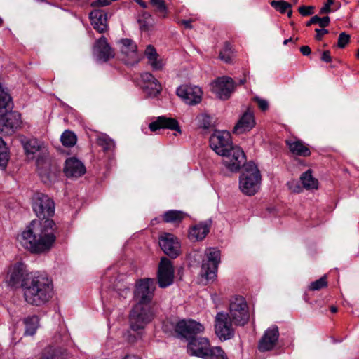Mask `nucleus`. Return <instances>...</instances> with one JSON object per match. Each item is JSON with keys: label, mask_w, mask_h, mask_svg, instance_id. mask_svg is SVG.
Listing matches in <instances>:
<instances>
[{"label": "nucleus", "mask_w": 359, "mask_h": 359, "mask_svg": "<svg viewBox=\"0 0 359 359\" xmlns=\"http://www.w3.org/2000/svg\"><path fill=\"white\" fill-rule=\"evenodd\" d=\"M32 208L41 220H33L21 233L18 241L32 253L41 254L48 252L56 239L55 222L46 219L54 214L55 204L48 195L38 192L33 196Z\"/></svg>", "instance_id": "1"}, {"label": "nucleus", "mask_w": 359, "mask_h": 359, "mask_svg": "<svg viewBox=\"0 0 359 359\" xmlns=\"http://www.w3.org/2000/svg\"><path fill=\"white\" fill-rule=\"evenodd\" d=\"M25 301L32 305L41 306L52 297L53 285L52 280L42 274L30 275L22 284Z\"/></svg>", "instance_id": "2"}, {"label": "nucleus", "mask_w": 359, "mask_h": 359, "mask_svg": "<svg viewBox=\"0 0 359 359\" xmlns=\"http://www.w3.org/2000/svg\"><path fill=\"white\" fill-rule=\"evenodd\" d=\"M261 175L257 165L252 163H248L245 167L239 180V188L245 195L252 196L259 189Z\"/></svg>", "instance_id": "3"}, {"label": "nucleus", "mask_w": 359, "mask_h": 359, "mask_svg": "<svg viewBox=\"0 0 359 359\" xmlns=\"http://www.w3.org/2000/svg\"><path fill=\"white\" fill-rule=\"evenodd\" d=\"M154 314L150 305L136 304L130 316V327L134 331L142 330L153 320Z\"/></svg>", "instance_id": "4"}, {"label": "nucleus", "mask_w": 359, "mask_h": 359, "mask_svg": "<svg viewBox=\"0 0 359 359\" xmlns=\"http://www.w3.org/2000/svg\"><path fill=\"white\" fill-rule=\"evenodd\" d=\"M228 313L235 325H245L248 322L250 317L245 299L241 296L234 297L231 301Z\"/></svg>", "instance_id": "5"}, {"label": "nucleus", "mask_w": 359, "mask_h": 359, "mask_svg": "<svg viewBox=\"0 0 359 359\" xmlns=\"http://www.w3.org/2000/svg\"><path fill=\"white\" fill-rule=\"evenodd\" d=\"M233 320L229 313L219 312L215 319V332L221 341H226L234 337L235 330Z\"/></svg>", "instance_id": "6"}, {"label": "nucleus", "mask_w": 359, "mask_h": 359, "mask_svg": "<svg viewBox=\"0 0 359 359\" xmlns=\"http://www.w3.org/2000/svg\"><path fill=\"white\" fill-rule=\"evenodd\" d=\"M223 165L231 172H238L241 167L246 165V157L242 149L233 146L227 152L221 156Z\"/></svg>", "instance_id": "7"}, {"label": "nucleus", "mask_w": 359, "mask_h": 359, "mask_svg": "<svg viewBox=\"0 0 359 359\" xmlns=\"http://www.w3.org/2000/svg\"><path fill=\"white\" fill-rule=\"evenodd\" d=\"M155 290L154 279L146 278L140 280L136 284L134 297L137 304L149 305L153 299Z\"/></svg>", "instance_id": "8"}, {"label": "nucleus", "mask_w": 359, "mask_h": 359, "mask_svg": "<svg viewBox=\"0 0 359 359\" xmlns=\"http://www.w3.org/2000/svg\"><path fill=\"white\" fill-rule=\"evenodd\" d=\"M205 255L207 261L203 262L201 273L207 280H213L216 277L220 262V251L217 248H210L206 250Z\"/></svg>", "instance_id": "9"}, {"label": "nucleus", "mask_w": 359, "mask_h": 359, "mask_svg": "<svg viewBox=\"0 0 359 359\" xmlns=\"http://www.w3.org/2000/svg\"><path fill=\"white\" fill-rule=\"evenodd\" d=\"M187 351L191 355L210 359V357L212 356L213 347L210 346L208 338L196 337L189 341Z\"/></svg>", "instance_id": "10"}, {"label": "nucleus", "mask_w": 359, "mask_h": 359, "mask_svg": "<svg viewBox=\"0 0 359 359\" xmlns=\"http://www.w3.org/2000/svg\"><path fill=\"white\" fill-rule=\"evenodd\" d=\"M210 146L217 154L222 156L233 146L231 134L225 130L216 131L210 137Z\"/></svg>", "instance_id": "11"}, {"label": "nucleus", "mask_w": 359, "mask_h": 359, "mask_svg": "<svg viewBox=\"0 0 359 359\" xmlns=\"http://www.w3.org/2000/svg\"><path fill=\"white\" fill-rule=\"evenodd\" d=\"M175 331L181 337L191 341L196 335L203 333L204 326L193 320H182L175 325Z\"/></svg>", "instance_id": "12"}, {"label": "nucleus", "mask_w": 359, "mask_h": 359, "mask_svg": "<svg viewBox=\"0 0 359 359\" xmlns=\"http://www.w3.org/2000/svg\"><path fill=\"white\" fill-rule=\"evenodd\" d=\"M121 60L128 65L139 62L140 57L137 53V45L130 39H123L118 42Z\"/></svg>", "instance_id": "13"}, {"label": "nucleus", "mask_w": 359, "mask_h": 359, "mask_svg": "<svg viewBox=\"0 0 359 359\" xmlns=\"http://www.w3.org/2000/svg\"><path fill=\"white\" fill-rule=\"evenodd\" d=\"M174 272L172 262L166 257H162L158 265L157 274L158 283L160 287L165 288L173 283Z\"/></svg>", "instance_id": "14"}, {"label": "nucleus", "mask_w": 359, "mask_h": 359, "mask_svg": "<svg viewBox=\"0 0 359 359\" xmlns=\"http://www.w3.org/2000/svg\"><path fill=\"white\" fill-rule=\"evenodd\" d=\"M159 245L162 250L171 258H176L181 252L178 238L170 233H163L159 237Z\"/></svg>", "instance_id": "15"}, {"label": "nucleus", "mask_w": 359, "mask_h": 359, "mask_svg": "<svg viewBox=\"0 0 359 359\" xmlns=\"http://www.w3.org/2000/svg\"><path fill=\"white\" fill-rule=\"evenodd\" d=\"M177 95L189 105H195L201 102L203 92L196 86H181L177 89Z\"/></svg>", "instance_id": "16"}, {"label": "nucleus", "mask_w": 359, "mask_h": 359, "mask_svg": "<svg viewBox=\"0 0 359 359\" xmlns=\"http://www.w3.org/2000/svg\"><path fill=\"white\" fill-rule=\"evenodd\" d=\"M234 90V83L230 77H221L212 83V91L221 100H226Z\"/></svg>", "instance_id": "17"}, {"label": "nucleus", "mask_w": 359, "mask_h": 359, "mask_svg": "<svg viewBox=\"0 0 359 359\" xmlns=\"http://www.w3.org/2000/svg\"><path fill=\"white\" fill-rule=\"evenodd\" d=\"M278 337V327L273 325L269 327L259 341L258 349L262 352L272 350L276 346Z\"/></svg>", "instance_id": "18"}, {"label": "nucleus", "mask_w": 359, "mask_h": 359, "mask_svg": "<svg viewBox=\"0 0 359 359\" xmlns=\"http://www.w3.org/2000/svg\"><path fill=\"white\" fill-rule=\"evenodd\" d=\"M33 273H28L26 266L22 263H16L11 266L8 272V283L11 286H15L21 283H23L24 280Z\"/></svg>", "instance_id": "19"}, {"label": "nucleus", "mask_w": 359, "mask_h": 359, "mask_svg": "<svg viewBox=\"0 0 359 359\" xmlns=\"http://www.w3.org/2000/svg\"><path fill=\"white\" fill-rule=\"evenodd\" d=\"M64 172L67 177H79L85 174L83 163L74 157L69 158L65 161Z\"/></svg>", "instance_id": "20"}, {"label": "nucleus", "mask_w": 359, "mask_h": 359, "mask_svg": "<svg viewBox=\"0 0 359 359\" xmlns=\"http://www.w3.org/2000/svg\"><path fill=\"white\" fill-rule=\"evenodd\" d=\"M255 126L254 114L252 111L248 110L245 111L235 125L233 132L239 135L248 132Z\"/></svg>", "instance_id": "21"}, {"label": "nucleus", "mask_w": 359, "mask_h": 359, "mask_svg": "<svg viewBox=\"0 0 359 359\" xmlns=\"http://www.w3.org/2000/svg\"><path fill=\"white\" fill-rule=\"evenodd\" d=\"M149 128L151 131L163 128L181 132L178 121L175 118L165 116H159L156 121L149 123Z\"/></svg>", "instance_id": "22"}, {"label": "nucleus", "mask_w": 359, "mask_h": 359, "mask_svg": "<svg viewBox=\"0 0 359 359\" xmlns=\"http://www.w3.org/2000/svg\"><path fill=\"white\" fill-rule=\"evenodd\" d=\"M93 50L98 59L104 62L114 57V52L104 36H102L96 41Z\"/></svg>", "instance_id": "23"}, {"label": "nucleus", "mask_w": 359, "mask_h": 359, "mask_svg": "<svg viewBox=\"0 0 359 359\" xmlns=\"http://www.w3.org/2000/svg\"><path fill=\"white\" fill-rule=\"evenodd\" d=\"M90 19L92 26L99 33H103L107 30V13L104 11H93L90 13Z\"/></svg>", "instance_id": "24"}, {"label": "nucleus", "mask_w": 359, "mask_h": 359, "mask_svg": "<svg viewBox=\"0 0 359 359\" xmlns=\"http://www.w3.org/2000/svg\"><path fill=\"white\" fill-rule=\"evenodd\" d=\"M285 142L290 151L294 155L307 157L311 154L308 144L300 140H287Z\"/></svg>", "instance_id": "25"}, {"label": "nucleus", "mask_w": 359, "mask_h": 359, "mask_svg": "<svg viewBox=\"0 0 359 359\" xmlns=\"http://www.w3.org/2000/svg\"><path fill=\"white\" fill-rule=\"evenodd\" d=\"M210 222H201L192 226L189 232V238L192 241H201L210 231Z\"/></svg>", "instance_id": "26"}, {"label": "nucleus", "mask_w": 359, "mask_h": 359, "mask_svg": "<svg viewBox=\"0 0 359 359\" xmlns=\"http://www.w3.org/2000/svg\"><path fill=\"white\" fill-rule=\"evenodd\" d=\"M144 55L153 69L161 70L163 69L165 62L162 58H160L154 46L151 45L147 46L144 50Z\"/></svg>", "instance_id": "27"}, {"label": "nucleus", "mask_w": 359, "mask_h": 359, "mask_svg": "<svg viewBox=\"0 0 359 359\" xmlns=\"http://www.w3.org/2000/svg\"><path fill=\"white\" fill-rule=\"evenodd\" d=\"M22 144L27 154H34L40 151L43 152L45 150L44 143L35 138L23 140Z\"/></svg>", "instance_id": "28"}, {"label": "nucleus", "mask_w": 359, "mask_h": 359, "mask_svg": "<svg viewBox=\"0 0 359 359\" xmlns=\"http://www.w3.org/2000/svg\"><path fill=\"white\" fill-rule=\"evenodd\" d=\"M97 133L96 142L101 147L104 152L112 151L114 150L116 144L108 135L100 132Z\"/></svg>", "instance_id": "29"}, {"label": "nucleus", "mask_w": 359, "mask_h": 359, "mask_svg": "<svg viewBox=\"0 0 359 359\" xmlns=\"http://www.w3.org/2000/svg\"><path fill=\"white\" fill-rule=\"evenodd\" d=\"M186 217V214L182 211L171 210L165 212L163 215V219L167 223L178 224Z\"/></svg>", "instance_id": "30"}, {"label": "nucleus", "mask_w": 359, "mask_h": 359, "mask_svg": "<svg viewBox=\"0 0 359 359\" xmlns=\"http://www.w3.org/2000/svg\"><path fill=\"white\" fill-rule=\"evenodd\" d=\"M300 180L303 184V187L306 189H318V180L312 176V172L311 170H308L304 172L301 175Z\"/></svg>", "instance_id": "31"}, {"label": "nucleus", "mask_w": 359, "mask_h": 359, "mask_svg": "<svg viewBox=\"0 0 359 359\" xmlns=\"http://www.w3.org/2000/svg\"><path fill=\"white\" fill-rule=\"evenodd\" d=\"M39 318L36 316L27 317L25 319V334L33 335L39 326Z\"/></svg>", "instance_id": "32"}, {"label": "nucleus", "mask_w": 359, "mask_h": 359, "mask_svg": "<svg viewBox=\"0 0 359 359\" xmlns=\"http://www.w3.org/2000/svg\"><path fill=\"white\" fill-rule=\"evenodd\" d=\"M62 144L66 147H72L76 142V136L69 130H65L60 137Z\"/></svg>", "instance_id": "33"}, {"label": "nucleus", "mask_w": 359, "mask_h": 359, "mask_svg": "<svg viewBox=\"0 0 359 359\" xmlns=\"http://www.w3.org/2000/svg\"><path fill=\"white\" fill-rule=\"evenodd\" d=\"M233 52L230 43L226 41L222 49L219 52V57L226 63H230L232 60Z\"/></svg>", "instance_id": "34"}, {"label": "nucleus", "mask_w": 359, "mask_h": 359, "mask_svg": "<svg viewBox=\"0 0 359 359\" xmlns=\"http://www.w3.org/2000/svg\"><path fill=\"white\" fill-rule=\"evenodd\" d=\"M143 88L150 97H156L162 90L161 85L158 80L150 85L143 86Z\"/></svg>", "instance_id": "35"}, {"label": "nucleus", "mask_w": 359, "mask_h": 359, "mask_svg": "<svg viewBox=\"0 0 359 359\" xmlns=\"http://www.w3.org/2000/svg\"><path fill=\"white\" fill-rule=\"evenodd\" d=\"M330 21V18L328 16L320 18L318 15H316L313 16L310 19V20H309L306 22V25L309 27L313 24H318L320 27L325 28V27L329 25Z\"/></svg>", "instance_id": "36"}, {"label": "nucleus", "mask_w": 359, "mask_h": 359, "mask_svg": "<svg viewBox=\"0 0 359 359\" xmlns=\"http://www.w3.org/2000/svg\"><path fill=\"white\" fill-rule=\"evenodd\" d=\"M151 15L147 12H143L141 17L138 19L140 29L144 31L149 29L151 25Z\"/></svg>", "instance_id": "37"}, {"label": "nucleus", "mask_w": 359, "mask_h": 359, "mask_svg": "<svg viewBox=\"0 0 359 359\" xmlns=\"http://www.w3.org/2000/svg\"><path fill=\"white\" fill-rule=\"evenodd\" d=\"M8 161V149L4 141L0 137V166H5Z\"/></svg>", "instance_id": "38"}, {"label": "nucleus", "mask_w": 359, "mask_h": 359, "mask_svg": "<svg viewBox=\"0 0 359 359\" xmlns=\"http://www.w3.org/2000/svg\"><path fill=\"white\" fill-rule=\"evenodd\" d=\"M327 285V277L326 276H324L321 277L320 279L316 280L313 282H312L310 285L309 286V288L310 290L312 291H316L320 290Z\"/></svg>", "instance_id": "39"}, {"label": "nucleus", "mask_w": 359, "mask_h": 359, "mask_svg": "<svg viewBox=\"0 0 359 359\" xmlns=\"http://www.w3.org/2000/svg\"><path fill=\"white\" fill-rule=\"evenodd\" d=\"M271 5L273 7L276 11L280 12L281 13H284L287 11L288 8H290L291 5L285 1H272L271 2Z\"/></svg>", "instance_id": "40"}, {"label": "nucleus", "mask_w": 359, "mask_h": 359, "mask_svg": "<svg viewBox=\"0 0 359 359\" xmlns=\"http://www.w3.org/2000/svg\"><path fill=\"white\" fill-rule=\"evenodd\" d=\"M151 4L156 8V10L163 14L165 18L168 14V8L164 0H150Z\"/></svg>", "instance_id": "41"}, {"label": "nucleus", "mask_w": 359, "mask_h": 359, "mask_svg": "<svg viewBox=\"0 0 359 359\" xmlns=\"http://www.w3.org/2000/svg\"><path fill=\"white\" fill-rule=\"evenodd\" d=\"M350 35L346 32L340 33L338 38L337 46L340 48H345L346 46L350 42Z\"/></svg>", "instance_id": "42"}, {"label": "nucleus", "mask_w": 359, "mask_h": 359, "mask_svg": "<svg viewBox=\"0 0 359 359\" xmlns=\"http://www.w3.org/2000/svg\"><path fill=\"white\" fill-rule=\"evenodd\" d=\"M142 81L143 82V86L150 85L154 81H157V79L149 72H144L141 74Z\"/></svg>", "instance_id": "43"}, {"label": "nucleus", "mask_w": 359, "mask_h": 359, "mask_svg": "<svg viewBox=\"0 0 359 359\" xmlns=\"http://www.w3.org/2000/svg\"><path fill=\"white\" fill-rule=\"evenodd\" d=\"M210 358L213 359H227L224 351L219 346L213 347L212 356Z\"/></svg>", "instance_id": "44"}, {"label": "nucleus", "mask_w": 359, "mask_h": 359, "mask_svg": "<svg viewBox=\"0 0 359 359\" xmlns=\"http://www.w3.org/2000/svg\"><path fill=\"white\" fill-rule=\"evenodd\" d=\"M253 100L257 104L258 107L263 111H265L268 110L269 109V102L266 100L259 97H255L253 98Z\"/></svg>", "instance_id": "45"}, {"label": "nucleus", "mask_w": 359, "mask_h": 359, "mask_svg": "<svg viewBox=\"0 0 359 359\" xmlns=\"http://www.w3.org/2000/svg\"><path fill=\"white\" fill-rule=\"evenodd\" d=\"M200 126L205 129L208 128L211 125L210 118L208 115H201L199 117Z\"/></svg>", "instance_id": "46"}, {"label": "nucleus", "mask_w": 359, "mask_h": 359, "mask_svg": "<svg viewBox=\"0 0 359 359\" xmlns=\"http://www.w3.org/2000/svg\"><path fill=\"white\" fill-rule=\"evenodd\" d=\"M332 4H334V0H327L326 3L320 10V14H327L332 11Z\"/></svg>", "instance_id": "47"}, {"label": "nucleus", "mask_w": 359, "mask_h": 359, "mask_svg": "<svg viewBox=\"0 0 359 359\" xmlns=\"http://www.w3.org/2000/svg\"><path fill=\"white\" fill-rule=\"evenodd\" d=\"M314 8L311 6H300L298 9L299 13L304 16L309 15L313 13Z\"/></svg>", "instance_id": "48"}, {"label": "nucleus", "mask_w": 359, "mask_h": 359, "mask_svg": "<svg viewBox=\"0 0 359 359\" xmlns=\"http://www.w3.org/2000/svg\"><path fill=\"white\" fill-rule=\"evenodd\" d=\"M112 0H96L91 3L93 7H104L111 4Z\"/></svg>", "instance_id": "49"}, {"label": "nucleus", "mask_w": 359, "mask_h": 359, "mask_svg": "<svg viewBox=\"0 0 359 359\" xmlns=\"http://www.w3.org/2000/svg\"><path fill=\"white\" fill-rule=\"evenodd\" d=\"M315 32H316V35L315 36L316 39L318 41H320L323 38V36L328 33V30L325 29H318L316 28L315 29Z\"/></svg>", "instance_id": "50"}, {"label": "nucleus", "mask_w": 359, "mask_h": 359, "mask_svg": "<svg viewBox=\"0 0 359 359\" xmlns=\"http://www.w3.org/2000/svg\"><path fill=\"white\" fill-rule=\"evenodd\" d=\"M320 60L325 62H331L332 57L330 55V52L329 50L323 51L321 54Z\"/></svg>", "instance_id": "51"}, {"label": "nucleus", "mask_w": 359, "mask_h": 359, "mask_svg": "<svg viewBox=\"0 0 359 359\" xmlns=\"http://www.w3.org/2000/svg\"><path fill=\"white\" fill-rule=\"evenodd\" d=\"M300 51L303 55L308 56L311 54V50L308 46H303L300 48Z\"/></svg>", "instance_id": "52"}, {"label": "nucleus", "mask_w": 359, "mask_h": 359, "mask_svg": "<svg viewBox=\"0 0 359 359\" xmlns=\"http://www.w3.org/2000/svg\"><path fill=\"white\" fill-rule=\"evenodd\" d=\"M191 20H183L180 22V23L182 25H183L184 26L185 28H187V29H191L192 28V26H191Z\"/></svg>", "instance_id": "53"}, {"label": "nucleus", "mask_w": 359, "mask_h": 359, "mask_svg": "<svg viewBox=\"0 0 359 359\" xmlns=\"http://www.w3.org/2000/svg\"><path fill=\"white\" fill-rule=\"evenodd\" d=\"M341 7V4L334 1V4H332V11H336Z\"/></svg>", "instance_id": "54"}, {"label": "nucleus", "mask_w": 359, "mask_h": 359, "mask_svg": "<svg viewBox=\"0 0 359 359\" xmlns=\"http://www.w3.org/2000/svg\"><path fill=\"white\" fill-rule=\"evenodd\" d=\"M135 1L143 8H147V4L142 0H135Z\"/></svg>", "instance_id": "55"}, {"label": "nucleus", "mask_w": 359, "mask_h": 359, "mask_svg": "<svg viewBox=\"0 0 359 359\" xmlns=\"http://www.w3.org/2000/svg\"><path fill=\"white\" fill-rule=\"evenodd\" d=\"M123 359H140L138 356L135 355H127Z\"/></svg>", "instance_id": "56"}, {"label": "nucleus", "mask_w": 359, "mask_h": 359, "mask_svg": "<svg viewBox=\"0 0 359 359\" xmlns=\"http://www.w3.org/2000/svg\"><path fill=\"white\" fill-rule=\"evenodd\" d=\"M40 359H58V358L53 355H52L50 357L43 355Z\"/></svg>", "instance_id": "57"}, {"label": "nucleus", "mask_w": 359, "mask_h": 359, "mask_svg": "<svg viewBox=\"0 0 359 359\" xmlns=\"http://www.w3.org/2000/svg\"><path fill=\"white\" fill-rule=\"evenodd\" d=\"M330 310L332 313H336L337 311V308L335 306H331L330 307Z\"/></svg>", "instance_id": "58"}, {"label": "nucleus", "mask_w": 359, "mask_h": 359, "mask_svg": "<svg viewBox=\"0 0 359 359\" xmlns=\"http://www.w3.org/2000/svg\"><path fill=\"white\" fill-rule=\"evenodd\" d=\"M292 38H290L288 39H285L284 41H283V44L284 45H287L289 42L292 41Z\"/></svg>", "instance_id": "59"}, {"label": "nucleus", "mask_w": 359, "mask_h": 359, "mask_svg": "<svg viewBox=\"0 0 359 359\" xmlns=\"http://www.w3.org/2000/svg\"><path fill=\"white\" fill-rule=\"evenodd\" d=\"M292 10H289V11H287V16H288L289 18H290V17L292 16Z\"/></svg>", "instance_id": "60"}, {"label": "nucleus", "mask_w": 359, "mask_h": 359, "mask_svg": "<svg viewBox=\"0 0 359 359\" xmlns=\"http://www.w3.org/2000/svg\"><path fill=\"white\" fill-rule=\"evenodd\" d=\"M356 57L359 59V49L358 50V53L356 54Z\"/></svg>", "instance_id": "61"}, {"label": "nucleus", "mask_w": 359, "mask_h": 359, "mask_svg": "<svg viewBox=\"0 0 359 359\" xmlns=\"http://www.w3.org/2000/svg\"><path fill=\"white\" fill-rule=\"evenodd\" d=\"M245 82V80H241V83L243 84Z\"/></svg>", "instance_id": "62"}, {"label": "nucleus", "mask_w": 359, "mask_h": 359, "mask_svg": "<svg viewBox=\"0 0 359 359\" xmlns=\"http://www.w3.org/2000/svg\"><path fill=\"white\" fill-rule=\"evenodd\" d=\"M299 187H297V189H293V191H299Z\"/></svg>", "instance_id": "63"}, {"label": "nucleus", "mask_w": 359, "mask_h": 359, "mask_svg": "<svg viewBox=\"0 0 359 359\" xmlns=\"http://www.w3.org/2000/svg\"><path fill=\"white\" fill-rule=\"evenodd\" d=\"M292 1L294 2V4H297L298 1V0H292Z\"/></svg>", "instance_id": "64"}]
</instances>
